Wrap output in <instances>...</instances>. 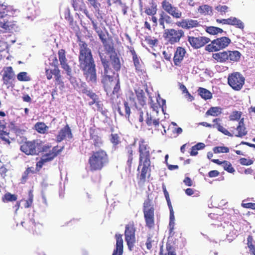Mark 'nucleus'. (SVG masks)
<instances>
[{"label":"nucleus","mask_w":255,"mask_h":255,"mask_svg":"<svg viewBox=\"0 0 255 255\" xmlns=\"http://www.w3.org/2000/svg\"><path fill=\"white\" fill-rule=\"evenodd\" d=\"M114 54L110 55V61L109 57L105 53L99 52V57L104 68V74L102 76L101 82L103 85L105 91L107 93L112 91V94H117L121 90V86L119 75L115 78V72L120 70L121 67L119 57L115 51Z\"/></svg>","instance_id":"obj_1"},{"label":"nucleus","mask_w":255,"mask_h":255,"mask_svg":"<svg viewBox=\"0 0 255 255\" xmlns=\"http://www.w3.org/2000/svg\"><path fill=\"white\" fill-rule=\"evenodd\" d=\"M79 67L88 82L96 83L97 76L96 63L91 49L85 41L79 40Z\"/></svg>","instance_id":"obj_2"},{"label":"nucleus","mask_w":255,"mask_h":255,"mask_svg":"<svg viewBox=\"0 0 255 255\" xmlns=\"http://www.w3.org/2000/svg\"><path fill=\"white\" fill-rule=\"evenodd\" d=\"M139 161L137 177L138 183L144 184L151 176V148L148 142L141 138L138 141Z\"/></svg>","instance_id":"obj_3"},{"label":"nucleus","mask_w":255,"mask_h":255,"mask_svg":"<svg viewBox=\"0 0 255 255\" xmlns=\"http://www.w3.org/2000/svg\"><path fill=\"white\" fill-rule=\"evenodd\" d=\"M116 102L114 99H112V105L113 109L116 110L121 116H124L129 118L130 115V107H134L136 109H140L146 105V97L145 93L142 89H134V93L132 91H129L126 95V101H124V107L125 109V115L123 114L121 107L119 106L120 101Z\"/></svg>","instance_id":"obj_4"},{"label":"nucleus","mask_w":255,"mask_h":255,"mask_svg":"<svg viewBox=\"0 0 255 255\" xmlns=\"http://www.w3.org/2000/svg\"><path fill=\"white\" fill-rule=\"evenodd\" d=\"M108 154L105 150L100 149L92 152L89 157L88 164L91 172L102 170L109 163Z\"/></svg>","instance_id":"obj_5"},{"label":"nucleus","mask_w":255,"mask_h":255,"mask_svg":"<svg viewBox=\"0 0 255 255\" xmlns=\"http://www.w3.org/2000/svg\"><path fill=\"white\" fill-rule=\"evenodd\" d=\"M221 121L222 120L220 118L214 119L212 123H208V128H216L219 131L229 136H233L234 134L235 136L242 137L247 134L248 130L245 127L244 118L240 120L235 130L232 131L233 133L221 125Z\"/></svg>","instance_id":"obj_6"},{"label":"nucleus","mask_w":255,"mask_h":255,"mask_svg":"<svg viewBox=\"0 0 255 255\" xmlns=\"http://www.w3.org/2000/svg\"><path fill=\"white\" fill-rule=\"evenodd\" d=\"M142 211L146 227L150 229L153 228L155 226L154 207L152 199L148 196L143 203Z\"/></svg>","instance_id":"obj_7"},{"label":"nucleus","mask_w":255,"mask_h":255,"mask_svg":"<svg viewBox=\"0 0 255 255\" xmlns=\"http://www.w3.org/2000/svg\"><path fill=\"white\" fill-rule=\"evenodd\" d=\"M51 60L52 62L50 65L54 67V69H45V74L48 80L52 78L53 75L54 76L55 80V84L61 85L64 87V82L62 81V76L61 75L60 70L58 68V61L56 56H54Z\"/></svg>","instance_id":"obj_8"},{"label":"nucleus","mask_w":255,"mask_h":255,"mask_svg":"<svg viewBox=\"0 0 255 255\" xmlns=\"http://www.w3.org/2000/svg\"><path fill=\"white\" fill-rule=\"evenodd\" d=\"M64 146H62L59 148L58 145L54 146L51 150L48 153L44 154L42 155L40 160L36 163V170L39 171L46 162H49L53 160L58 155H59L64 149Z\"/></svg>","instance_id":"obj_9"},{"label":"nucleus","mask_w":255,"mask_h":255,"mask_svg":"<svg viewBox=\"0 0 255 255\" xmlns=\"http://www.w3.org/2000/svg\"><path fill=\"white\" fill-rule=\"evenodd\" d=\"M135 231L136 229L133 221L126 225L125 231V241L128 249L130 251L133 250L136 243Z\"/></svg>","instance_id":"obj_10"},{"label":"nucleus","mask_w":255,"mask_h":255,"mask_svg":"<svg viewBox=\"0 0 255 255\" xmlns=\"http://www.w3.org/2000/svg\"><path fill=\"white\" fill-rule=\"evenodd\" d=\"M245 77L239 72H233L228 76V83L235 91H238L241 90L245 84Z\"/></svg>","instance_id":"obj_11"},{"label":"nucleus","mask_w":255,"mask_h":255,"mask_svg":"<svg viewBox=\"0 0 255 255\" xmlns=\"http://www.w3.org/2000/svg\"><path fill=\"white\" fill-rule=\"evenodd\" d=\"M231 43V40L228 37L223 36L212 40L208 44V51L216 52L227 47Z\"/></svg>","instance_id":"obj_12"},{"label":"nucleus","mask_w":255,"mask_h":255,"mask_svg":"<svg viewBox=\"0 0 255 255\" xmlns=\"http://www.w3.org/2000/svg\"><path fill=\"white\" fill-rule=\"evenodd\" d=\"M184 34V32L182 29H166L164 30L163 37L168 43L174 44L179 42Z\"/></svg>","instance_id":"obj_13"},{"label":"nucleus","mask_w":255,"mask_h":255,"mask_svg":"<svg viewBox=\"0 0 255 255\" xmlns=\"http://www.w3.org/2000/svg\"><path fill=\"white\" fill-rule=\"evenodd\" d=\"M38 142H39L38 139L25 141L21 145L20 150L27 155H38L39 145Z\"/></svg>","instance_id":"obj_14"},{"label":"nucleus","mask_w":255,"mask_h":255,"mask_svg":"<svg viewBox=\"0 0 255 255\" xmlns=\"http://www.w3.org/2000/svg\"><path fill=\"white\" fill-rule=\"evenodd\" d=\"M128 48L132 56V60L135 67V72L139 75H143L146 73L144 64L136 54L133 47L128 46Z\"/></svg>","instance_id":"obj_15"},{"label":"nucleus","mask_w":255,"mask_h":255,"mask_svg":"<svg viewBox=\"0 0 255 255\" xmlns=\"http://www.w3.org/2000/svg\"><path fill=\"white\" fill-rule=\"evenodd\" d=\"M161 6L164 11L173 18L179 19L182 17V12L177 7L173 6L166 0H164L161 2Z\"/></svg>","instance_id":"obj_16"},{"label":"nucleus","mask_w":255,"mask_h":255,"mask_svg":"<svg viewBox=\"0 0 255 255\" xmlns=\"http://www.w3.org/2000/svg\"><path fill=\"white\" fill-rule=\"evenodd\" d=\"M3 72L2 79L3 84L8 86V87H13L12 82L15 80V75L12 67L11 66L4 67Z\"/></svg>","instance_id":"obj_17"},{"label":"nucleus","mask_w":255,"mask_h":255,"mask_svg":"<svg viewBox=\"0 0 255 255\" xmlns=\"http://www.w3.org/2000/svg\"><path fill=\"white\" fill-rule=\"evenodd\" d=\"M100 39L101 40L105 49L106 50L107 53H113L114 51L115 48L114 46V43L112 38H107L104 32L102 29L96 32Z\"/></svg>","instance_id":"obj_18"},{"label":"nucleus","mask_w":255,"mask_h":255,"mask_svg":"<svg viewBox=\"0 0 255 255\" xmlns=\"http://www.w3.org/2000/svg\"><path fill=\"white\" fill-rule=\"evenodd\" d=\"M73 137L71 129L68 125H66L58 132L56 136V141L60 142L63 140L71 139Z\"/></svg>","instance_id":"obj_19"},{"label":"nucleus","mask_w":255,"mask_h":255,"mask_svg":"<svg viewBox=\"0 0 255 255\" xmlns=\"http://www.w3.org/2000/svg\"><path fill=\"white\" fill-rule=\"evenodd\" d=\"M58 58L60 64L66 72L67 75L70 76L71 74V68L68 65L67 59L66 57V51L63 49H61L58 52Z\"/></svg>","instance_id":"obj_20"},{"label":"nucleus","mask_w":255,"mask_h":255,"mask_svg":"<svg viewBox=\"0 0 255 255\" xmlns=\"http://www.w3.org/2000/svg\"><path fill=\"white\" fill-rule=\"evenodd\" d=\"M22 226L33 234H37L40 232L42 226L36 224L34 221L28 220L21 222Z\"/></svg>","instance_id":"obj_21"},{"label":"nucleus","mask_w":255,"mask_h":255,"mask_svg":"<svg viewBox=\"0 0 255 255\" xmlns=\"http://www.w3.org/2000/svg\"><path fill=\"white\" fill-rule=\"evenodd\" d=\"M188 41L193 48L198 49L207 43V38L202 36H188Z\"/></svg>","instance_id":"obj_22"},{"label":"nucleus","mask_w":255,"mask_h":255,"mask_svg":"<svg viewBox=\"0 0 255 255\" xmlns=\"http://www.w3.org/2000/svg\"><path fill=\"white\" fill-rule=\"evenodd\" d=\"M176 24L178 27L186 29L197 27L200 25L199 22L197 20L192 19H183L181 21L177 22Z\"/></svg>","instance_id":"obj_23"},{"label":"nucleus","mask_w":255,"mask_h":255,"mask_svg":"<svg viewBox=\"0 0 255 255\" xmlns=\"http://www.w3.org/2000/svg\"><path fill=\"white\" fill-rule=\"evenodd\" d=\"M185 49L182 47H177L173 57V62L175 66H180L186 53Z\"/></svg>","instance_id":"obj_24"},{"label":"nucleus","mask_w":255,"mask_h":255,"mask_svg":"<svg viewBox=\"0 0 255 255\" xmlns=\"http://www.w3.org/2000/svg\"><path fill=\"white\" fill-rule=\"evenodd\" d=\"M134 150L131 145H128L125 147V156L126 158L127 165L130 172L133 161Z\"/></svg>","instance_id":"obj_25"},{"label":"nucleus","mask_w":255,"mask_h":255,"mask_svg":"<svg viewBox=\"0 0 255 255\" xmlns=\"http://www.w3.org/2000/svg\"><path fill=\"white\" fill-rule=\"evenodd\" d=\"M89 134L90 139L93 140V144L96 147H99L103 145V141L102 138L99 136L98 133L95 128H90Z\"/></svg>","instance_id":"obj_26"},{"label":"nucleus","mask_w":255,"mask_h":255,"mask_svg":"<svg viewBox=\"0 0 255 255\" xmlns=\"http://www.w3.org/2000/svg\"><path fill=\"white\" fill-rule=\"evenodd\" d=\"M123 235L120 234H116L115 238L116 239V248L114 250L112 255H123Z\"/></svg>","instance_id":"obj_27"},{"label":"nucleus","mask_w":255,"mask_h":255,"mask_svg":"<svg viewBox=\"0 0 255 255\" xmlns=\"http://www.w3.org/2000/svg\"><path fill=\"white\" fill-rule=\"evenodd\" d=\"M227 63H234L240 61L242 54L238 50H226Z\"/></svg>","instance_id":"obj_28"},{"label":"nucleus","mask_w":255,"mask_h":255,"mask_svg":"<svg viewBox=\"0 0 255 255\" xmlns=\"http://www.w3.org/2000/svg\"><path fill=\"white\" fill-rule=\"evenodd\" d=\"M166 250L167 253H164L163 252V247H161L160 248L159 255H177L174 245L172 243H170L169 240H168L166 243Z\"/></svg>","instance_id":"obj_29"},{"label":"nucleus","mask_w":255,"mask_h":255,"mask_svg":"<svg viewBox=\"0 0 255 255\" xmlns=\"http://www.w3.org/2000/svg\"><path fill=\"white\" fill-rule=\"evenodd\" d=\"M227 53L226 50L212 54V58L215 62L225 63H227Z\"/></svg>","instance_id":"obj_30"},{"label":"nucleus","mask_w":255,"mask_h":255,"mask_svg":"<svg viewBox=\"0 0 255 255\" xmlns=\"http://www.w3.org/2000/svg\"><path fill=\"white\" fill-rule=\"evenodd\" d=\"M158 242L157 237L154 233H148L147 235L145 245L148 250L151 251L154 244Z\"/></svg>","instance_id":"obj_31"},{"label":"nucleus","mask_w":255,"mask_h":255,"mask_svg":"<svg viewBox=\"0 0 255 255\" xmlns=\"http://www.w3.org/2000/svg\"><path fill=\"white\" fill-rule=\"evenodd\" d=\"M64 17L66 19L69 24V25L72 28H74L75 26L76 25V22L74 21L73 16L71 14L70 9L67 7L64 8L63 11Z\"/></svg>","instance_id":"obj_32"},{"label":"nucleus","mask_w":255,"mask_h":255,"mask_svg":"<svg viewBox=\"0 0 255 255\" xmlns=\"http://www.w3.org/2000/svg\"><path fill=\"white\" fill-rule=\"evenodd\" d=\"M157 11V5L156 2L152 1L149 6L144 8V12L147 15H155Z\"/></svg>","instance_id":"obj_33"},{"label":"nucleus","mask_w":255,"mask_h":255,"mask_svg":"<svg viewBox=\"0 0 255 255\" xmlns=\"http://www.w3.org/2000/svg\"><path fill=\"white\" fill-rule=\"evenodd\" d=\"M71 83L75 89H78L83 94L85 93L89 89L85 83L79 84L75 78L71 79Z\"/></svg>","instance_id":"obj_34"},{"label":"nucleus","mask_w":255,"mask_h":255,"mask_svg":"<svg viewBox=\"0 0 255 255\" xmlns=\"http://www.w3.org/2000/svg\"><path fill=\"white\" fill-rule=\"evenodd\" d=\"M228 25L235 26L236 27L241 29H243L244 28V23L235 17H230L228 18Z\"/></svg>","instance_id":"obj_35"},{"label":"nucleus","mask_w":255,"mask_h":255,"mask_svg":"<svg viewBox=\"0 0 255 255\" xmlns=\"http://www.w3.org/2000/svg\"><path fill=\"white\" fill-rule=\"evenodd\" d=\"M147 118L145 122L148 126H154L156 128L159 126L160 124L159 119H153L151 115H149L148 113H146Z\"/></svg>","instance_id":"obj_36"},{"label":"nucleus","mask_w":255,"mask_h":255,"mask_svg":"<svg viewBox=\"0 0 255 255\" xmlns=\"http://www.w3.org/2000/svg\"><path fill=\"white\" fill-rule=\"evenodd\" d=\"M35 130L39 133L44 134L48 129V127L43 122H37L34 126Z\"/></svg>","instance_id":"obj_37"},{"label":"nucleus","mask_w":255,"mask_h":255,"mask_svg":"<svg viewBox=\"0 0 255 255\" xmlns=\"http://www.w3.org/2000/svg\"><path fill=\"white\" fill-rule=\"evenodd\" d=\"M223 109L220 107H212L208 109V116H219L222 113Z\"/></svg>","instance_id":"obj_38"},{"label":"nucleus","mask_w":255,"mask_h":255,"mask_svg":"<svg viewBox=\"0 0 255 255\" xmlns=\"http://www.w3.org/2000/svg\"><path fill=\"white\" fill-rule=\"evenodd\" d=\"M17 199V195L9 192L6 193L2 197V201L4 203L15 201Z\"/></svg>","instance_id":"obj_39"},{"label":"nucleus","mask_w":255,"mask_h":255,"mask_svg":"<svg viewBox=\"0 0 255 255\" xmlns=\"http://www.w3.org/2000/svg\"><path fill=\"white\" fill-rule=\"evenodd\" d=\"M25 202L24 206L25 208H28L31 207L33 201V191L30 190L28 191V198L26 200L22 199Z\"/></svg>","instance_id":"obj_40"},{"label":"nucleus","mask_w":255,"mask_h":255,"mask_svg":"<svg viewBox=\"0 0 255 255\" xmlns=\"http://www.w3.org/2000/svg\"><path fill=\"white\" fill-rule=\"evenodd\" d=\"M145 41L151 48L157 45L158 40L157 38L152 37L151 36L145 37Z\"/></svg>","instance_id":"obj_41"},{"label":"nucleus","mask_w":255,"mask_h":255,"mask_svg":"<svg viewBox=\"0 0 255 255\" xmlns=\"http://www.w3.org/2000/svg\"><path fill=\"white\" fill-rule=\"evenodd\" d=\"M35 172L32 167H28L23 172L21 177V183H24L28 179L29 174H34Z\"/></svg>","instance_id":"obj_42"},{"label":"nucleus","mask_w":255,"mask_h":255,"mask_svg":"<svg viewBox=\"0 0 255 255\" xmlns=\"http://www.w3.org/2000/svg\"><path fill=\"white\" fill-rule=\"evenodd\" d=\"M222 166L224 169L230 173H234L235 170L232 166V164L228 161L224 160Z\"/></svg>","instance_id":"obj_43"},{"label":"nucleus","mask_w":255,"mask_h":255,"mask_svg":"<svg viewBox=\"0 0 255 255\" xmlns=\"http://www.w3.org/2000/svg\"><path fill=\"white\" fill-rule=\"evenodd\" d=\"M174 220H175V217L174 215V211H171L170 212V221H169V232H170V235H171L172 233V235H173V230H174Z\"/></svg>","instance_id":"obj_44"},{"label":"nucleus","mask_w":255,"mask_h":255,"mask_svg":"<svg viewBox=\"0 0 255 255\" xmlns=\"http://www.w3.org/2000/svg\"><path fill=\"white\" fill-rule=\"evenodd\" d=\"M242 115V112L240 111H233L229 116V119L230 121H238L241 120V116Z\"/></svg>","instance_id":"obj_45"},{"label":"nucleus","mask_w":255,"mask_h":255,"mask_svg":"<svg viewBox=\"0 0 255 255\" xmlns=\"http://www.w3.org/2000/svg\"><path fill=\"white\" fill-rule=\"evenodd\" d=\"M38 145H39V147H38V154L41 152H47L48 151L51 147V146L48 144H43L42 142L39 140Z\"/></svg>","instance_id":"obj_46"},{"label":"nucleus","mask_w":255,"mask_h":255,"mask_svg":"<svg viewBox=\"0 0 255 255\" xmlns=\"http://www.w3.org/2000/svg\"><path fill=\"white\" fill-rule=\"evenodd\" d=\"M224 31L222 29L215 27V26H208V33L212 35H216L218 33H222Z\"/></svg>","instance_id":"obj_47"},{"label":"nucleus","mask_w":255,"mask_h":255,"mask_svg":"<svg viewBox=\"0 0 255 255\" xmlns=\"http://www.w3.org/2000/svg\"><path fill=\"white\" fill-rule=\"evenodd\" d=\"M213 150L215 153H228L230 151L229 148L226 146H216Z\"/></svg>","instance_id":"obj_48"},{"label":"nucleus","mask_w":255,"mask_h":255,"mask_svg":"<svg viewBox=\"0 0 255 255\" xmlns=\"http://www.w3.org/2000/svg\"><path fill=\"white\" fill-rule=\"evenodd\" d=\"M110 141L115 146L121 142L120 137L117 133H112L111 134Z\"/></svg>","instance_id":"obj_49"},{"label":"nucleus","mask_w":255,"mask_h":255,"mask_svg":"<svg viewBox=\"0 0 255 255\" xmlns=\"http://www.w3.org/2000/svg\"><path fill=\"white\" fill-rule=\"evenodd\" d=\"M17 78L19 81H27L29 78L27 76V73L25 72H21L17 75Z\"/></svg>","instance_id":"obj_50"},{"label":"nucleus","mask_w":255,"mask_h":255,"mask_svg":"<svg viewBox=\"0 0 255 255\" xmlns=\"http://www.w3.org/2000/svg\"><path fill=\"white\" fill-rule=\"evenodd\" d=\"M9 133L3 130H1L0 132V136L1 139L4 141L5 142L9 144L10 141L9 140V137L8 136Z\"/></svg>","instance_id":"obj_51"},{"label":"nucleus","mask_w":255,"mask_h":255,"mask_svg":"<svg viewBox=\"0 0 255 255\" xmlns=\"http://www.w3.org/2000/svg\"><path fill=\"white\" fill-rule=\"evenodd\" d=\"M157 103H153L151 98L150 99V107L154 110L158 112V109L160 108V103L158 100H157Z\"/></svg>","instance_id":"obj_52"},{"label":"nucleus","mask_w":255,"mask_h":255,"mask_svg":"<svg viewBox=\"0 0 255 255\" xmlns=\"http://www.w3.org/2000/svg\"><path fill=\"white\" fill-rule=\"evenodd\" d=\"M240 163L242 165H252L254 161L252 159H247L244 157L241 158L239 160Z\"/></svg>","instance_id":"obj_53"},{"label":"nucleus","mask_w":255,"mask_h":255,"mask_svg":"<svg viewBox=\"0 0 255 255\" xmlns=\"http://www.w3.org/2000/svg\"><path fill=\"white\" fill-rule=\"evenodd\" d=\"M199 95L204 99H207V89L203 88H199L198 90Z\"/></svg>","instance_id":"obj_54"},{"label":"nucleus","mask_w":255,"mask_h":255,"mask_svg":"<svg viewBox=\"0 0 255 255\" xmlns=\"http://www.w3.org/2000/svg\"><path fill=\"white\" fill-rule=\"evenodd\" d=\"M228 7L227 5H219L216 7V9L223 14L228 11Z\"/></svg>","instance_id":"obj_55"},{"label":"nucleus","mask_w":255,"mask_h":255,"mask_svg":"<svg viewBox=\"0 0 255 255\" xmlns=\"http://www.w3.org/2000/svg\"><path fill=\"white\" fill-rule=\"evenodd\" d=\"M247 245L249 249V250L255 247L254 245L253 237L251 235H249L247 238Z\"/></svg>","instance_id":"obj_56"},{"label":"nucleus","mask_w":255,"mask_h":255,"mask_svg":"<svg viewBox=\"0 0 255 255\" xmlns=\"http://www.w3.org/2000/svg\"><path fill=\"white\" fill-rule=\"evenodd\" d=\"M242 206L245 208L255 210V203H252V202H249V203H243L242 204Z\"/></svg>","instance_id":"obj_57"},{"label":"nucleus","mask_w":255,"mask_h":255,"mask_svg":"<svg viewBox=\"0 0 255 255\" xmlns=\"http://www.w3.org/2000/svg\"><path fill=\"white\" fill-rule=\"evenodd\" d=\"M96 106L97 108V111L102 113V114H104V111L103 110V104H102V103L99 101V100H98V101L97 102V104H96Z\"/></svg>","instance_id":"obj_58"},{"label":"nucleus","mask_w":255,"mask_h":255,"mask_svg":"<svg viewBox=\"0 0 255 255\" xmlns=\"http://www.w3.org/2000/svg\"><path fill=\"white\" fill-rule=\"evenodd\" d=\"M183 182L187 186H192L193 184V181L189 177H186L183 180Z\"/></svg>","instance_id":"obj_59"},{"label":"nucleus","mask_w":255,"mask_h":255,"mask_svg":"<svg viewBox=\"0 0 255 255\" xmlns=\"http://www.w3.org/2000/svg\"><path fill=\"white\" fill-rule=\"evenodd\" d=\"M158 21H159V25L161 26H162V28L164 29L165 21L164 20L162 12L160 14L159 18Z\"/></svg>","instance_id":"obj_60"},{"label":"nucleus","mask_w":255,"mask_h":255,"mask_svg":"<svg viewBox=\"0 0 255 255\" xmlns=\"http://www.w3.org/2000/svg\"><path fill=\"white\" fill-rule=\"evenodd\" d=\"M7 171L3 163L0 160V174L3 175L6 173Z\"/></svg>","instance_id":"obj_61"},{"label":"nucleus","mask_w":255,"mask_h":255,"mask_svg":"<svg viewBox=\"0 0 255 255\" xmlns=\"http://www.w3.org/2000/svg\"><path fill=\"white\" fill-rule=\"evenodd\" d=\"M220 172L217 170H212L208 172V175L210 177H215L219 175Z\"/></svg>","instance_id":"obj_62"},{"label":"nucleus","mask_w":255,"mask_h":255,"mask_svg":"<svg viewBox=\"0 0 255 255\" xmlns=\"http://www.w3.org/2000/svg\"><path fill=\"white\" fill-rule=\"evenodd\" d=\"M163 15L164 16V20L166 23H170L171 22V18L170 16L167 14L165 13L164 12H162Z\"/></svg>","instance_id":"obj_63"},{"label":"nucleus","mask_w":255,"mask_h":255,"mask_svg":"<svg viewBox=\"0 0 255 255\" xmlns=\"http://www.w3.org/2000/svg\"><path fill=\"white\" fill-rule=\"evenodd\" d=\"M207 10V5L200 6L198 9V11L200 13H203Z\"/></svg>","instance_id":"obj_64"}]
</instances>
